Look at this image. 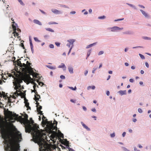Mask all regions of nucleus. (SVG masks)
<instances>
[{"label": "nucleus", "mask_w": 151, "mask_h": 151, "mask_svg": "<svg viewBox=\"0 0 151 151\" xmlns=\"http://www.w3.org/2000/svg\"><path fill=\"white\" fill-rule=\"evenodd\" d=\"M145 65L146 66L147 68H148L149 67V64L148 63H147V62H146L145 63Z\"/></svg>", "instance_id": "nucleus-48"}, {"label": "nucleus", "mask_w": 151, "mask_h": 151, "mask_svg": "<svg viewBox=\"0 0 151 151\" xmlns=\"http://www.w3.org/2000/svg\"><path fill=\"white\" fill-rule=\"evenodd\" d=\"M34 40L36 41L39 42V40H38V38L37 37H34Z\"/></svg>", "instance_id": "nucleus-47"}, {"label": "nucleus", "mask_w": 151, "mask_h": 151, "mask_svg": "<svg viewBox=\"0 0 151 151\" xmlns=\"http://www.w3.org/2000/svg\"><path fill=\"white\" fill-rule=\"evenodd\" d=\"M4 114L5 116L8 118L14 117L17 118L18 117V118L23 122V119L21 116H19L18 115L15 114H13L12 111H11L7 109L6 110L4 109Z\"/></svg>", "instance_id": "nucleus-5"}, {"label": "nucleus", "mask_w": 151, "mask_h": 151, "mask_svg": "<svg viewBox=\"0 0 151 151\" xmlns=\"http://www.w3.org/2000/svg\"><path fill=\"white\" fill-rule=\"evenodd\" d=\"M66 147L68 149V150L69 151H73L74 150L73 149H72L70 148L69 147V145L68 144L66 146Z\"/></svg>", "instance_id": "nucleus-26"}, {"label": "nucleus", "mask_w": 151, "mask_h": 151, "mask_svg": "<svg viewBox=\"0 0 151 151\" xmlns=\"http://www.w3.org/2000/svg\"><path fill=\"white\" fill-rule=\"evenodd\" d=\"M26 124L27 125L25 127V132L30 133L32 131L33 139L35 142L39 145L40 151H52L50 145L45 142L43 138V133L38 129V126L34 124L32 127L30 123Z\"/></svg>", "instance_id": "nucleus-1"}, {"label": "nucleus", "mask_w": 151, "mask_h": 151, "mask_svg": "<svg viewBox=\"0 0 151 151\" xmlns=\"http://www.w3.org/2000/svg\"><path fill=\"white\" fill-rule=\"evenodd\" d=\"M112 32H115L117 30H122L123 29V28H119L117 27H113L110 28Z\"/></svg>", "instance_id": "nucleus-10"}, {"label": "nucleus", "mask_w": 151, "mask_h": 151, "mask_svg": "<svg viewBox=\"0 0 151 151\" xmlns=\"http://www.w3.org/2000/svg\"><path fill=\"white\" fill-rule=\"evenodd\" d=\"M12 28L14 30V32H13V34H14V36L15 37H17V38H18V35H19V32H16L17 29H16V26H15L14 25V24H12Z\"/></svg>", "instance_id": "nucleus-7"}, {"label": "nucleus", "mask_w": 151, "mask_h": 151, "mask_svg": "<svg viewBox=\"0 0 151 151\" xmlns=\"http://www.w3.org/2000/svg\"><path fill=\"white\" fill-rule=\"evenodd\" d=\"M138 111L140 113H142V109L140 108H139L138 109Z\"/></svg>", "instance_id": "nucleus-41"}, {"label": "nucleus", "mask_w": 151, "mask_h": 151, "mask_svg": "<svg viewBox=\"0 0 151 151\" xmlns=\"http://www.w3.org/2000/svg\"><path fill=\"white\" fill-rule=\"evenodd\" d=\"M42 123L44 125H45L47 124V125L49 124V126H48V127H49L51 130L55 129H57L56 126L57 124V122L55 121V124L54 123V124H53L52 123V122H51V123L50 124V122L47 121V119H46V117L43 115L42 117Z\"/></svg>", "instance_id": "nucleus-4"}, {"label": "nucleus", "mask_w": 151, "mask_h": 151, "mask_svg": "<svg viewBox=\"0 0 151 151\" xmlns=\"http://www.w3.org/2000/svg\"><path fill=\"white\" fill-rule=\"evenodd\" d=\"M32 92H34L35 94L37 93H37V91L35 89H34V90H32Z\"/></svg>", "instance_id": "nucleus-55"}, {"label": "nucleus", "mask_w": 151, "mask_h": 151, "mask_svg": "<svg viewBox=\"0 0 151 151\" xmlns=\"http://www.w3.org/2000/svg\"><path fill=\"white\" fill-rule=\"evenodd\" d=\"M49 47L51 48H54V46L52 44H50L49 45Z\"/></svg>", "instance_id": "nucleus-45"}, {"label": "nucleus", "mask_w": 151, "mask_h": 151, "mask_svg": "<svg viewBox=\"0 0 151 151\" xmlns=\"http://www.w3.org/2000/svg\"><path fill=\"white\" fill-rule=\"evenodd\" d=\"M24 118L23 119V122L24 124L25 123H29L30 121L28 120V116L27 114H25L24 116Z\"/></svg>", "instance_id": "nucleus-8"}, {"label": "nucleus", "mask_w": 151, "mask_h": 151, "mask_svg": "<svg viewBox=\"0 0 151 151\" xmlns=\"http://www.w3.org/2000/svg\"><path fill=\"white\" fill-rule=\"evenodd\" d=\"M20 92V94H19L20 95V96H21V97L22 98H24V99L25 98H26L25 97V96L26 95L25 93H24L22 92L21 91Z\"/></svg>", "instance_id": "nucleus-20"}, {"label": "nucleus", "mask_w": 151, "mask_h": 151, "mask_svg": "<svg viewBox=\"0 0 151 151\" xmlns=\"http://www.w3.org/2000/svg\"><path fill=\"white\" fill-rule=\"evenodd\" d=\"M46 29L47 31H49L50 32H54V30L50 28H46Z\"/></svg>", "instance_id": "nucleus-27"}, {"label": "nucleus", "mask_w": 151, "mask_h": 151, "mask_svg": "<svg viewBox=\"0 0 151 151\" xmlns=\"http://www.w3.org/2000/svg\"><path fill=\"white\" fill-rule=\"evenodd\" d=\"M106 94H107V95H108V96H109V95L110 92H109V91H107Z\"/></svg>", "instance_id": "nucleus-64"}, {"label": "nucleus", "mask_w": 151, "mask_h": 151, "mask_svg": "<svg viewBox=\"0 0 151 151\" xmlns=\"http://www.w3.org/2000/svg\"><path fill=\"white\" fill-rule=\"evenodd\" d=\"M75 13L76 12L74 11H72L70 12V13L71 14H75Z\"/></svg>", "instance_id": "nucleus-63"}, {"label": "nucleus", "mask_w": 151, "mask_h": 151, "mask_svg": "<svg viewBox=\"0 0 151 151\" xmlns=\"http://www.w3.org/2000/svg\"><path fill=\"white\" fill-rule=\"evenodd\" d=\"M127 4L129 5V6H130L131 7H134V6H133L132 4Z\"/></svg>", "instance_id": "nucleus-56"}, {"label": "nucleus", "mask_w": 151, "mask_h": 151, "mask_svg": "<svg viewBox=\"0 0 151 151\" xmlns=\"http://www.w3.org/2000/svg\"><path fill=\"white\" fill-rule=\"evenodd\" d=\"M35 101L36 102V107L38 106H40V104L39 102H38V101L39 100V99L38 98H37L36 97V96H35Z\"/></svg>", "instance_id": "nucleus-16"}, {"label": "nucleus", "mask_w": 151, "mask_h": 151, "mask_svg": "<svg viewBox=\"0 0 151 151\" xmlns=\"http://www.w3.org/2000/svg\"><path fill=\"white\" fill-rule=\"evenodd\" d=\"M21 66H20V67L22 68V71L26 74L28 73V70H26V69H24L25 68H27V65L25 63H22Z\"/></svg>", "instance_id": "nucleus-9"}, {"label": "nucleus", "mask_w": 151, "mask_h": 151, "mask_svg": "<svg viewBox=\"0 0 151 151\" xmlns=\"http://www.w3.org/2000/svg\"><path fill=\"white\" fill-rule=\"evenodd\" d=\"M52 11L55 14H59L60 13V12L59 11L56 9H52Z\"/></svg>", "instance_id": "nucleus-15"}, {"label": "nucleus", "mask_w": 151, "mask_h": 151, "mask_svg": "<svg viewBox=\"0 0 151 151\" xmlns=\"http://www.w3.org/2000/svg\"><path fill=\"white\" fill-rule=\"evenodd\" d=\"M14 74H16V77L10 73H8V76L9 77H12L14 79V81L13 82V83L14 86H15L14 88L15 90H17L18 92L21 91V90L24 89V87L23 86H22L20 85V83L23 82L22 81L24 80L22 76H20L18 74H16L15 73H14Z\"/></svg>", "instance_id": "nucleus-3"}, {"label": "nucleus", "mask_w": 151, "mask_h": 151, "mask_svg": "<svg viewBox=\"0 0 151 151\" xmlns=\"http://www.w3.org/2000/svg\"><path fill=\"white\" fill-rule=\"evenodd\" d=\"M38 84L40 85H41V86H42L44 84V83L43 82H38Z\"/></svg>", "instance_id": "nucleus-43"}, {"label": "nucleus", "mask_w": 151, "mask_h": 151, "mask_svg": "<svg viewBox=\"0 0 151 151\" xmlns=\"http://www.w3.org/2000/svg\"><path fill=\"white\" fill-rule=\"evenodd\" d=\"M21 46H22V47H23V49H25V47H24V45L23 44V43H21Z\"/></svg>", "instance_id": "nucleus-50"}, {"label": "nucleus", "mask_w": 151, "mask_h": 151, "mask_svg": "<svg viewBox=\"0 0 151 151\" xmlns=\"http://www.w3.org/2000/svg\"><path fill=\"white\" fill-rule=\"evenodd\" d=\"M91 50H89L87 53V57L86 58V59H87V58L89 56V55H90L91 53Z\"/></svg>", "instance_id": "nucleus-28"}, {"label": "nucleus", "mask_w": 151, "mask_h": 151, "mask_svg": "<svg viewBox=\"0 0 151 151\" xmlns=\"http://www.w3.org/2000/svg\"><path fill=\"white\" fill-rule=\"evenodd\" d=\"M29 42L32 51V52H33V46L32 45V42L31 40H29Z\"/></svg>", "instance_id": "nucleus-22"}, {"label": "nucleus", "mask_w": 151, "mask_h": 151, "mask_svg": "<svg viewBox=\"0 0 151 151\" xmlns=\"http://www.w3.org/2000/svg\"><path fill=\"white\" fill-rule=\"evenodd\" d=\"M81 124L83 127L85 128L87 130L90 131V129L83 122H81Z\"/></svg>", "instance_id": "nucleus-13"}, {"label": "nucleus", "mask_w": 151, "mask_h": 151, "mask_svg": "<svg viewBox=\"0 0 151 151\" xmlns=\"http://www.w3.org/2000/svg\"><path fill=\"white\" fill-rule=\"evenodd\" d=\"M68 87L69 88H70V89L73 90H76V88L75 86L74 88H73V87H70L68 86Z\"/></svg>", "instance_id": "nucleus-31"}, {"label": "nucleus", "mask_w": 151, "mask_h": 151, "mask_svg": "<svg viewBox=\"0 0 151 151\" xmlns=\"http://www.w3.org/2000/svg\"><path fill=\"white\" fill-rule=\"evenodd\" d=\"M67 41L69 42L73 46V44L75 40L73 39H70L67 40Z\"/></svg>", "instance_id": "nucleus-17"}, {"label": "nucleus", "mask_w": 151, "mask_h": 151, "mask_svg": "<svg viewBox=\"0 0 151 151\" xmlns=\"http://www.w3.org/2000/svg\"><path fill=\"white\" fill-rule=\"evenodd\" d=\"M37 112H38V114H40V115H43V114L42 113V111H41L40 110V111L37 110Z\"/></svg>", "instance_id": "nucleus-36"}, {"label": "nucleus", "mask_w": 151, "mask_h": 151, "mask_svg": "<svg viewBox=\"0 0 151 151\" xmlns=\"http://www.w3.org/2000/svg\"><path fill=\"white\" fill-rule=\"evenodd\" d=\"M59 68H65V69H66V67L65 66V64L63 63H61L60 65L58 66V67Z\"/></svg>", "instance_id": "nucleus-23"}, {"label": "nucleus", "mask_w": 151, "mask_h": 151, "mask_svg": "<svg viewBox=\"0 0 151 151\" xmlns=\"http://www.w3.org/2000/svg\"><path fill=\"white\" fill-rule=\"evenodd\" d=\"M126 134V133L125 132H124L122 134L123 137H124L125 136Z\"/></svg>", "instance_id": "nucleus-61"}, {"label": "nucleus", "mask_w": 151, "mask_h": 151, "mask_svg": "<svg viewBox=\"0 0 151 151\" xmlns=\"http://www.w3.org/2000/svg\"><path fill=\"white\" fill-rule=\"evenodd\" d=\"M55 44L56 46L58 47L60 45V43L59 42H56Z\"/></svg>", "instance_id": "nucleus-46"}, {"label": "nucleus", "mask_w": 151, "mask_h": 151, "mask_svg": "<svg viewBox=\"0 0 151 151\" xmlns=\"http://www.w3.org/2000/svg\"><path fill=\"white\" fill-rule=\"evenodd\" d=\"M8 102L10 103L12 102V99L10 98H8Z\"/></svg>", "instance_id": "nucleus-42"}, {"label": "nucleus", "mask_w": 151, "mask_h": 151, "mask_svg": "<svg viewBox=\"0 0 151 151\" xmlns=\"http://www.w3.org/2000/svg\"><path fill=\"white\" fill-rule=\"evenodd\" d=\"M28 102V100L26 99V98L24 99V103L25 104V106L28 108L31 109V108L29 106V103Z\"/></svg>", "instance_id": "nucleus-11"}, {"label": "nucleus", "mask_w": 151, "mask_h": 151, "mask_svg": "<svg viewBox=\"0 0 151 151\" xmlns=\"http://www.w3.org/2000/svg\"><path fill=\"white\" fill-rule=\"evenodd\" d=\"M1 137L4 140L3 141L4 150L6 151H18V148L15 146L12 142V135L9 130L4 127L0 130Z\"/></svg>", "instance_id": "nucleus-2"}, {"label": "nucleus", "mask_w": 151, "mask_h": 151, "mask_svg": "<svg viewBox=\"0 0 151 151\" xmlns=\"http://www.w3.org/2000/svg\"><path fill=\"white\" fill-rule=\"evenodd\" d=\"M42 106H38V107L37 106V110L40 111L42 109Z\"/></svg>", "instance_id": "nucleus-30"}, {"label": "nucleus", "mask_w": 151, "mask_h": 151, "mask_svg": "<svg viewBox=\"0 0 151 151\" xmlns=\"http://www.w3.org/2000/svg\"><path fill=\"white\" fill-rule=\"evenodd\" d=\"M115 136L114 133L111 134V137H114Z\"/></svg>", "instance_id": "nucleus-49"}, {"label": "nucleus", "mask_w": 151, "mask_h": 151, "mask_svg": "<svg viewBox=\"0 0 151 151\" xmlns=\"http://www.w3.org/2000/svg\"><path fill=\"white\" fill-rule=\"evenodd\" d=\"M60 78L62 79H64L65 78V77L63 75H61L60 76Z\"/></svg>", "instance_id": "nucleus-44"}, {"label": "nucleus", "mask_w": 151, "mask_h": 151, "mask_svg": "<svg viewBox=\"0 0 151 151\" xmlns=\"http://www.w3.org/2000/svg\"><path fill=\"white\" fill-rule=\"evenodd\" d=\"M106 18V17L104 16H102L100 17H99V19H105Z\"/></svg>", "instance_id": "nucleus-35"}, {"label": "nucleus", "mask_w": 151, "mask_h": 151, "mask_svg": "<svg viewBox=\"0 0 151 151\" xmlns=\"http://www.w3.org/2000/svg\"><path fill=\"white\" fill-rule=\"evenodd\" d=\"M33 22L35 24L40 25H42L41 23L37 19H34L33 20Z\"/></svg>", "instance_id": "nucleus-12"}, {"label": "nucleus", "mask_w": 151, "mask_h": 151, "mask_svg": "<svg viewBox=\"0 0 151 151\" xmlns=\"http://www.w3.org/2000/svg\"><path fill=\"white\" fill-rule=\"evenodd\" d=\"M124 19V18H122V19H118L117 20H115V21H121V20H123Z\"/></svg>", "instance_id": "nucleus-54"}, {"label": "nucleus", "mask_w": 151, "mask_h": 151, "mask_svg": "<svg viewBox=\"0 0 151 151\" xmlns=\"http://www.w3.org/2000/svg\"><path fill=\"white\" fill-rule=\"evenodd\" d=\"M121 95H125L126 94V90L124 91H122L120 90L118 92Z\"/></svg>", "instance_id": "nucleus-14"}, {"label": "nucleus", "mask_w": 151, "mask_h": 151, "mask_svg": "<svg viewBox=\"0 0 151 151\" xmlns=\"http://www.w3.org/2000/svg\"><path fill=\"white\" fill-rule=\"evenodd\" d=\"M46 66L51 69H55L56 68L55 66L53 67L51 65H47Z\"/></svg>", "instance_id": "nucleus-24"}, {"label": "nucleus", "mask_w": 151, "mask_h": 151, "mask_svg": "<svg viewBox=\"0 0 151 151\" xmlns=\"http://www.w3.org/2000/svg\"><path fill=\"white\" fill-rule=\"evenodd\" d=\"M16 63L18 66H19L20 67L22 66L21 65H22V63H21L20 61L18 60L16 61Z\"/></svg>", "instance_id": "nucleus-25"}, {"label": "nucleus", "mask_w": 151, "mask_h": 151, "mask_svg": "<svg viewBox=\"0 0 151 151\" xmlns=\"http://www.w3.org/2000/svg\"><path fill=\"white\" fill-rule=\"evenodd\" d=\"M48 24H58V23L55 22H49Z\"/></svg>", "instance_id": "nucleus-34"}, {"label": "nucleus", "mask_w": 151, "mask_h": 151, "mask_svg": "<svg viewBox=\"0 0 151 151\" xmlns=\"http://www.w3.org/2000/svg\"><path fill=\"white\" fill-rule=\"evenodd\" d=\"M36 93H37L35 94V95L36 98H38V99H39L40 98V96L39 94H38L37 92Z\"/></svg>", "instance_id": "nucleus-29"}, {"label": "nucleus", "mask_w": 151, "mask_h": 151, "mask_svg": "<svg viewBox=\"0 0 151 151\" xmlns=\"http://www.w3.org/2000/svg\"><path fill=\"white\" fill-rule=\"evenodd\" d=\"M96 68H93V70L92 71V73H95V71H96Z\"/></svg>", "instance_id": "nucleus-60"}, {"label": "nucleus", "mask_w": 151, "mask_h": 151, "mask_svg": "<svg viewBox=\"0 0 151 151\" xmlns=\"http://www.w3.org/2000/svg\"><path fill=\"white\" fill-rule=\"evenodd\" d=\"M19 2L21 4H23V3L21 0H18Z\"/></svg>", "instance_id": "nucleus-51"}, {"label": "nucleus", "mask_w": 151, "mask_h": 151, "mask_svg": "<svg viewBox=\"0 0 151 151\" xmlns=\"http://www.w3.org/2000/svg\"><path fill=\"white\" fill-rule=\"evenodd\" d=\"M16 90V91L14 93V94L15 95V96H19V95H20L19 94H20V93H18V91H17V90H18V89H17V90Z\"/></svg>", "instance_id": "nucleus-32"}, {"label": "nucleus", "mask_w": 151, "mask_h": 151, "mask_svg": "<svg viewBox=\"0 0 151 151\" xmlns=\"http://www.w3.org/2000/svg\"><path fill=\"white\" fill-rule=\"evenodd\" d=\"M71 45L69 43H68L67 44V46L68 47H70V46Z\"/></svg>", "instance_id": "nucleus-62"}, {"label": "nucleus", "mask_w": 151, "mask_h": 151, "mask_svg": "<svg viewBox=\"0 0 151 151\" xmlns=\"http://www.w3.org/2000/svg\"><path fill=\"white\" fill-rule=\"evenodd\" d=\"M139 55L140 57L141 58V59H145V58L144 56L143 55H142L140 54H139Z\"/></svg>", "instance_id": "nucleus-33"}, {"label": "nucleus", "mask_w": 151, "mask_h": 151, "mask_svg": "<svg viewBox=\"0 0 151 151\" xmlns=\"http://www.w3.org/2000/svg\"><path fill=\"white\" fill-rule=\"evenodd\" d=\"M91 111L93 112H96V109H95V108H93L92 109H91Z\"/></svg>", "instance_id": "nucleus-58"}, {"label": "nucleus", "mask_w": 151, "mask_h": 151, "mask_svg": "<svg viewBox=\"0 0 151 151\" xmlns=\"http://www.w3.org/2000/svg\"><path fill=\"white\" fill-rule=\"evenodd\" d=\"M17 138L18 139H21L22 138V135L21 134H19L17 135Z\"/></svg>", "instance_id": "nucleus-38"}, {"label": "nucleus", "mask_w": 151, "mask_h": 151, "mask_svg": "<svg viewBox=\"0 0 151 151\" xmlns=\"http://www.w3.org/2000/svg\"><path fill=\"white\" fill-rule=\"evenodd\" d=\"M83 110L85 111H86L87 110L86 108L84 106H83Z\"/></svg>", "instance_id": "nucleus-52"}, {"label": "nucleus", "mask_w": 151, "mask_h": 151, "mask_svg": "<svg viewBox=\"0 0 151 151\" xmlns=\"http://www.w3.org/2000/svg\"><path fill=\"white\" fill-rule=\"evenodd\" d=\"M104 53V52L102 51H100L98 53V55H100Z\"/></svg>", "instance_id": "nucleus-39"}, {"label": "nucleus", "mask_w": 151, "mask_h": 151, "mask_svg": "<svg viewBox=\"0 0 151 151\" xmlns=\"http://www.w3.org/2000/svg\"><path fill=\"white\" fill-rule=\"evenodd\" d=\"M97 43V42H95V43H94L93 44H91L90 45H88L87 46V47H86V48L87 49H88V48L90 47H92V46H93L96 45Z\"/></svg>", "instance_id": "nucleus-19"}, {"label": "nucleus", "mask_w": 151, "mask_h": 151, "mask_svg": "<svg viewBox=\"0 0 151 151\" xmlns=\"http://www.w3.org/2000/svg\"><path fill=\"white\" fill-rule=\"evenodd\" d=\"M140 11L142 12V14L144 16H145V17H148V16L147 14L146 13V12L145 11H143V10H142V9L140 10Z\"/></svg>", "instance_id": "nucleus-18"}, {"label": "nucleus", "mask_w": 151, "mask_h": 151, "mask_svg": "<svg viewBox=\"0 0 151 151\" xmlns=\"http://www.w3.org/2000/svg\"><path fill=\"white\" fill-rule=\"evenodd\" d=\"M40 10L42 13L44 14H45V13L44 11H43L41 9H40Z\"/></svg>", "instance_id": "nucleus-59"}, {"label": "nucleus", "mask_w": 151, "mask_h": 151, "mask_svg": "<svg viewBox=\"0 0 151 151\" xmlns=\"http://www.w3.org/2000/svg\"><path fill=\"white\" fill-rule=\"evenodd\" d=\"M129 81L130 82L133 83L134 81V80L132 79H130L129 80Z\"/></svg>", "instance_id": "nucleus-57"}, {"label": "nucleus", "mask_w": 151, "mask_h": 151, "mask_svg": "<svg viewBox=\"0 0 151 151\" xmlns=\"http://www.w3.org/2000/svg\"><path fill=\"white\" fill-rule=\"evenodd\" d=\"M31 64V63H29L28 61H27V64H26L27 65V68H25L24 69H27V70H28V73L29 74L28 75L29 76L30 75H32L33 76H34L35 73H34L32 70V68L30 66V65Z\"/></svg>", "instance_id": "nucleus-6"}, {"label": "nucleus", "mask_w": 151, "mask_h": 151, "mask_svg": "<svg viewBox=\"0 0 151 151\" xmlns=\"http://www.w3.org/2000/svg\"><path fill=\"white\" fill-rule=\"evenodd\" d=\"M143 39L145 40H150V38L147 37H143Z\"/></svg>", "instance_id": "nucleus-37"}, {"label": "nucleus", "mask_w": 151, "mask_h": 151, "mask_svg": "<svg viewBox=\"0 0 151 151\" xmlns=\"http://www.w3.org/2000/svg\"><path fill=\"white\" fill-rule=\"evenodd\" d=\"M72 48V46H71V48H70L69 51V52H68V54H69L70 52L71 51V49Z\"/></svg>", "instance_id": "nucleus-53"}, {"label": "nucleus", "mask_w": 151, "mask_h": 151, "mask_svg": "<svg viewBox=\"0 0 151 151\" xmlns=\"http://www.w3.org/2000/svg\"><path fill=\"white\" fill-rule=\"evenodd\" d=\"M122 148L124 151H130L129 150H128L127 148L124 147H123Z\"/></svg>", "instance_id": "nucleus-40"}, {"label": "nucleus", "mask_w": 151, "mask_h": 151, "mask_svg": "<svg viewBox=\"0 0 151 151\" xmlns=\"http://www.w3.org/2000/svg\"><path fill=\"white\" fill-rule=\"evenodd\" d=\"M68 69L69 72L70 73H73V69L72 67H68Z\"/></svg>", "instance_id": "nucleus-21"}]
</instances>
